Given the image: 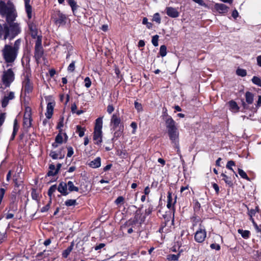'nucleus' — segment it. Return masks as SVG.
Segmentation results:
<instances>
[{
	"mask_svg": "<svg viewBox=\"0 0 261 261\" xmlns=\"http://www.w3.org/2000/svg\"><path fill=\"white\" fill-rule=\"evenodd\" d=\"M67 150H68V152H67V156L68 157H71L72 155V154H73V149L71 147H68L67 148Z\"/></svg>",
	"mask_w": 261,
	"mask_h": 261,
	"instance_id": "a18cd8bd",
	"label": "nucleus"
},
{
	"mask_svg": "<svg viewBox=\"0 0 261 261\" xmlns=\"http://www.w3.org/2000/svg\"><path fill=\"white\" fill-rule=\"evenodd\" d=\"M77 132L79 133V135L80 137H82L84 136L85 134V129L82 128L81 126L77 125L76 126Z\"/></svg>",
	"mask_w": 261,
	"mask_h": 261,
	"instance_id": "f704fd0d",
	"label": "nucleus"
},
{
	"mask_svg": "<svg viewBox=\"0 0 261 261\" xmlns=\"http://www.w3.org/2000/svg\"><path fill=\"white\" fill-rule=\"evenodd\" d=\"M74 68H75L74 62H72L68 66V70L69 71L72 72L74 70Z\"/></svg>",
	"mask_w": 261,
	"mask_h": 261,
	"instance_id": "49530a36",
	"label": "nucleus"
},
{
	"mask_svg": "<svg viewBox=\"0 0 261 261\" xmlns=\"http://www.w3.org/2000/svg\"><path fill=\"white\" fill-rule=\"evenodd\" d=\"M124 201V198L122 196L118 197L115 200V203L116 204H119L122 203Z\"/></svg>",
	"mask_w": 261,
	"mask_h": 261,
	"instance_id": "8fccbe9b",
	"label": "nucleus"
},
{
	"mask_svg": "<svg viewBox=\"0 0 261 261\" xmlns=\"http://www.w3.org/2000/svg\"><path fill=\"white\" fill-rule=\"evenodd\" d=\"M14 72L11 69H9L3 71L2 75V81L5 87H8L14 81Z\"/></svg>",
	"mask_w": 261,
	"mask_h": 261,
	"instance_id": "423d86ee",
	"label": "nucleus"
},
{
	"mask_svg": "<svg viewBox=\"0 0 261 261\" xmlns=\"http://www.w3.org/2000/svg\"><path fill=\"white\" fill-rule=\"evenodd\" d=\"M246 101L249 104L252 103L253 101V95L250 92H247L245 94Z\"/></svg>",
	"mask_w": 261,
	"mask_h": 261,
	"instance_id": "b1692460",
	"label": "nucleus"
},
{
	"mask_svg": "<svg viewBox=\"0 0 261 261\" xmlns=\"http://www.w3.org/2000/svg\"><path fill=\"white\" fill-rule=\"evenodd\" d=\"M58 190L64 195H67L68 194L67 184L65 182H61L58 186Z\"/></svg>",
	"mask_w": 261,
	"mask_h": 261,
	"instance_id": "f3484780",
	"label": "nucleus"
},
{
	"mask_svg": "<svg viewBox=\"0 0 261 261\" xmlns=\"http://www.w3.org/2000/svg\"><path fill=\"white\" fill-rule=\"evenodd\" d=\"M20 40L17 39L12 44H5L1 52L5 62L8 64L13 63L17 58L20 48Z\"/></svg>",
	"mask_w": 261,
	"mask_h": 261,
	"instance_id": "f03ea898",
	"label": "nucleus"
},
{
	"mask_svg": "<svg viewBox=\"0 0 261 261\" xmlns=\"http://www.w3.org/2000/svg\"><path fill=\"white\" fill-rule=\"evenodd\" d=\"M68 3L70 6L71 7L73 12H74V11L77 9V6L75 1L68 0Z\"/></svg>",
	"mask_w": 261,
	"mask_h": 261,
	"instance_id": "2f4dec72",
	"label": "nucleus"
},
{
	"mask_svg": "<svg viewBox=\"0 0 261 261\" xmlns=\"http://www.w3.org/2000/svg\"><path fill=\"white\" fill-rule=\"evenodd\" d=\"M32 121L31 109L29 107H27L25 109V112L23 116V127L27 129L31 127L32 125Z\"/></svg>",
	"mask_w": 261,
	"mask_h": 261,
	"instance_id": "0eeeda50",
	"label": "nucleus"
},
{
	"mask_svg": "<svg viewBox=\"0 0 261 261\" xmlns=\"http://www.w3.org/2000/svg\"><path fill=\"white\" fill-rule=\"evenodd\" d=\"M131 127L133 128V134H135L137 128V124L136 122H133L130 124Z\"/></svg>",
	"mask_w": 261,
	"mask_h": 261,
	"instance_id": "13d9d810",
	"label": "nucleus"
},
{
	"mask_svg": "<svg viewBox=\"0 0 261 261\" xmlns=\"http://www.w3.org/2000/svg\"><path fill=\"white\" fill-rule=\"evenodd\" d=\"M49 204H47V205H46L45 206H43L41 209V212H42V213H44V212H47L48 209L49 208Z\"/></svg>",
	"mask_w": 261,
	"mask_h": 261,
	"instance_id": "5fc2aeb1",
	"label": "nucleus"
},
{
	"mask_svg": "<svg viewBox=\"0 0 261 261\" xmlns=\"http://www.w3.org/2000/svg\"><path fill=\"white\" fill-rule=\"evenodd\" d=\"M102 118H98L96 120L93 137L94 143L98 145H100L102 142Z\"/></svg>",
	"mask_w": 261,
	"mask_h": 261,
	"instance_id": "39448f33",
	"label": "nucleus"
},
{
	"mask_svg": "<svg viewBox=\"0 0 261 261\" xmlns=\"http://www.w3.org/2000/svg\"><path fill=\"white\" fill-rule=\"evenodd\" d=\"M153 21H154L158 23H161V18L158 13H156L154 14L153 16Z\"/></svg>",
	"mask_w": 261,
	"mask_h": 261,
	"instance_id": "ea45409f",
	"label": "nucleus"
},
{
	"mask_svg": "<svg viewBox=\"0 0 261 261\" xmlns=\"http://www.w3.org/2000/svg\"><path fill=\"white\" fill-rule=\"evenodd\" d=\"M55 105L54 101L49 102L47 103L46 112L45 113V116L47 119H50L51 117Z\"/></svg>",
	"mask_w": 261,
	"mask_h": 261,
	"instance_id": "ddd939ff",
	"label": "nucleus"
},
{
	"mask_svg": "<svg viewBox=\"0 0 261 261\" xmlns=\"http://www.w3.org/2000/svg\"><path fill=\"white\" fill-rule=\"evenodd\" d=\"M261 106V96H258V99L257 102V107Z\"/></svg>",
	"mask_w": 261,
	"mask_h": 261,
	"instance_id": "774afa93",
	"label": "nucleus"
},
{
	"mask_svg": "<svg viewBox=\"0 0 261 261\" xmlns=\"http://www.w3.org/2000/svg\"><path fill=\"white\" fill-rule=\"evenodd\" d=\"M229 106L230 110L234 112H238L239 108L237 103L234 101H230L229 102Z\"/></svg>",
	"mask_w": 261,
	"mask_h": 261,
	"instance_id": "aec40b11",
	"label": "nucleus"
},
{
	"mask_svg": "<svg viewBox=\"0 0 261 261\" xmlns=\"http://www.w3.org/2000/svg\"><path fill=\"white\" fill-rule=\"evenodd\" d=\"M68 189L70 192L72 191H79V188L77 187L74 186L73 183L71 181H69L67 184Z\"/></svg>",
	"mask_w": 261,
	"mask_h": 261,
	"instance_id": "4be33fe9",
	"label": "nucleus"
},
{
	"mask_svg": "<svg viewBox=\"0 0 261 261\" xmlns=\"http://www.w3.org/2000/svg\"><path fill=\"white\" fill-rule=\"evenodd\" d=\"M22 88L25 92L29 93L33 89V85L28 76H26L22 83Z\"/></svg>",
	"mask_w": 261,
	"mask_h": 261,
	"instance_id": "9d476101",
	"label": "nucleus"
},
{
	"mask_svg": "<svg viewBox=\"0 0 261 261\" xmlns=\"http://www.w3.org/2000/svg\"><path fill=\"white\" fill-rule=\"evenodd\" d=\"M235 166V163L233 161L230 160L227 162L226 167L227 169L231 170L234 173L235 175L237 177H238V175L236 174L235 171L232 169V166Z\"/></svg>",
	"mask_w": 261,
	"mask_h": 261,
	"instance_id": "c85d7f7f",
	"label": "nucleus"
},
{
	"mask_svg": "<svg viewBox=\"0 0 261 261\" xmlns=\"http://www.w3.org/2000/svg\"><path fill=\"white\" fill-rule=\"evenodd\" d=\"M100 165L101 159L99 157L96 158L93 161L90 162V163L89 164V165L93 168H98L100 166Z\"/></svg>",
	"mask_w": 261,
	"mask_h": 261,
	"instance_id": "a211bd4d",
	"label": "nucleus"
},
{
	"mask_svg": "<svg viewBox=\"0 0 261 261\" xmlns=\"http://www.w3.org/2000/svg\"><path fill=\"white\" fill-rule=\"evenodd\" d=\"M55 143L53 144V146L55 147H57L56 143L62 144L63 142V135L61 133L59 134L56 137Z\"/></svg>",
	"mask_w": 261,
	"mask_h": 261,
	"instance_id": "5701e85b",
	"label": "nucleus"
},
{
	"mask_svg": "<svg viewBox=\"0 0 261 261\" xmlns=\"http://www.w3.org/2000/svg\"><path fill=\"white\" fill-rule=\"evenodd\" d=\"M236 73L237 75L242 77L246 76L247 74L246 70L240 68L237 70Z\"/></svg>",
	"mask_w": 261,
	"mask_h": 261,
	"instance_id": "c9c22d12",
	"label": "nucleus"
},
{
	"mask_svg": "<svg viewBox=\"0 0 261 261\" xmlns=\"http://www.w3.org/2000/svg\"><path fill=\"white\" fill-rule=\"evenodd\" d=\"M238 231L244 239H247L249 237L250 233L248 230H244L243 229H239Z\"/></svg>",
	"mask_w": 261,
	"mask_h": 261,
	"instance_id": "bb28decb",
	"label": "nucleus"
},
{
	"mask_svg": "<svg viewBox=\"0 0 261 261\" xmlns=\"http://www.w3.org/2000/svg\"><path fill=\"white\" fill-rule=\"evenodd\" d=\"M57 16L58 18H56L55 23L59 25H64L66 23V17L61 13L60 11L57 12Z\"/></svg>",
	"mask_w": 261,
	"mask_h": 261,
	"instance_id": "f8f14e48",
	"label": "nucleus"
},
{
	"mask_svg": "<svg viewBox=\"0 0 261 261\" xmlns=\"http://www.w3.org/2000/svg\"><path fill=\"white\" fill-rule=\"evenodd\" d=\"M257 64L259 66H261V55L260 56H259L257 57Z\"/></svg>",
	"mask_w": 261,
	"mask_h": 261,
	"instance_id": "338daca9",
	"label": "nucleus"
},
{
	"mask_svg": "<svg viewBox=\"0 0 261 261\" xmlns=\"http://www.w3.org/2000/svg\"><path fill=\"white\" fill-rule=\"evenodd\" d=\"M76 203V200L69 199L65 201V204L67 206H70L75 205Z\"/></svg>",
	"mask_w": 261,
	"mask_h": 261,
	"instance_id": "e433bc0d",
	"label": "nucleus"
},
{
	"mask_svg": "<svg viewBox=\"0 0 261 261\" xmlns=\"http://www.w3.org/2000/svg\"><path fill=\"white\" fill-rule=\"evenodd\" d=\"M178 256V255L170 254L168 255L167 259L169 260H177Z\"/></svg>",
	"mask_w": 261,
	"mask_h": 261,
	"instance_id": "79ce46f5",
	"label": "nucleus"
},
{
	"mask_svg": "<svg viewBox=\"0 0 261 261\" xmlns=\"http://www.w3.org/2000/svg\"><path fill=\"white\" fill-rule=\"evenodd\" d=\"M35 57L38 61L42 57L43 54V50L42 47H35Z\"/></svg>",
	"mask_w": 261,
	"mask_h": 261,
	"instance_id": "6ab92c4d",
	"label": "nucleus"
},
{
	"mask_svg": "<svg viewBox=\"0 0 261 261\" xmlns=\"http://www.w3.org/2000/svg\"><path fill=\"white\" fill-rule=\"evenodd\" d=\"M105 246V244H103V243H101L100 244H99L98 245H97L95 247V250H98L99 249H101L102 248H103L104 246Z\"/></svg>",
	"mask_w": 261,
	"mask_h": 261,
	"instance_id": "bf43d9fd",
	"label": "nucleus"
},
{
	"mask_svg": "<svg viewBox=\"0 0 261 261\" xmlns=\"http://www.w3.org/2000/svg\"><path fill=\"white\" fill-rule=\"evenodd\" d=\"M206 233L204 228L201 227L198 230L195 234V239L199 243L203 242L206 237Z\"/></svg>",
	"mask_w": 261,
	"mask_h": 261,
	"instance_id": "6e6552de",
	"label": "nucleus"
},
{
	"mask_svg": "<svg viewBox=\"0 0 261 261\" xmlns=\"http://www.w3.org/2000/svg\"><path fill=\"white\" fill-rule=\"evenodd\" d=\"M15 21H6L3 24H0V39L6 40L10 38L12 39L20 33V24Z\"/></svg>",
	"mask_w": 261,
	"mask_h": 261,
	"instance_id": "f257e3e1",
	"label": "nucleus"
},
{
	"mask_svg": "<svg viewBox=\"0 0 261 261\" xmlns=\"http://www.w3.org/2000/svg\"><path fill=\"white\" fill-rule=\"evenodd\" d=\"M15 97V93L13 92H7L2 100V106L5 108L9 103L10 100H12Z\"/></svg>",
	"mask_w": 261,
	"mask_h": 261,
	"instance_id": "1a4fd4ad",
	"label": "nucleus"
},
{
	"mask_svg": "<svg viewBox=\"0 0 261 261\" xmlns=\"http://www.w3.org/2000/svg\"><path fill=\"white\" fill-rule=\"evenodd\" d=\"M213 187L215 189V191L216 192V193L218 194L219 192V188L218 186L216 184H214L213 185Z\"/></svg>",
	"mask_w": 261,
	"mask_h": 261,
	"instance_id": "680f3d73",
	"label": "nucleus"
},
{
	"mask_svg": "<svg viewBox=\"0 0 261 261\" xmlns=\"http://www.w3.org/2000/svg\"><path fill=\"white\" fill-rule=\"evenodd\" d=\"M210 247L212 249H216L217 250H219L220 249V245L217 244H212L210 245Z\"/></svg>",
	"mask_w": 261,
	"mask_h": 261,
	"instance_id": "09e8293b",
	"label": "nucleus"
},
{
	"mask_svg": "<svg viewBox=\"0 0 261 261\" xmlns=\"http://www.w3.org/2000/svg\"><path fill=\"white\" fill-rule=\"evenodd\" d=\"M85 82V86L88 88H89L91 85V82L89 77H86L84 80Z\"/></svg>",
	"mask_w": 261,
	"mask_h": 261,
	"instance_id": "a19ab883",
	"label": "nucleus"
},
{
	"mask_svg": "<svg viewBox=\"0 0 261 261\" xmlns=\"http://www.w3.org/2000/svg\"><path fill=\"white\" fill-rule=\"evenodd\" d=\"M140 214V211H137L135 214V220L136 221H138V216Z\"/></svg>",
	"mask_w": 261,
	"mask_h": 261,
	"instance_id": "0e129e2a",
	"label": "nucleus"
},
{
	"mask_svg": "<svg viewBox=\"0 0 261 261\" xmlns=\"http://www.w3.org/2000/svg\"><path fill=\"white\" fill-rule=\"evenodd\" d=\"M114 110V108L113 107V106L111 105H109L108 107H107V112L109 113V114H111L112 113V112H113Z\"/></svg>",
	"mask_w": 261,
	"mask_h": 261,
	"instance_id": "864d4df0",
	"label": "nucleus"
},
{
	"mask_svg": "<svg viewBox=\"0 0 261 261\" xmlns=\"http://www.w3.org/2000/svg\"><path fill=\"white\" fill-rule=\"evenodd\" d=\"M214 8L219 13L222 14L227 12L228 10V7L223 4H215Z\"/></svg>",
	"mask_w": 261,
	"mask_h": 261,
	"instance_id": "4468645a",
	"label": "nucleus"
},
{
	"mask_svg": "<svg viewBox=\"0 0 261 261\" xmlns=\"http://www.w3.org/2000/svg\"><path fill=\"white\" fill-rule=\"evenodd\" d=\"M4 119H5V114H2L0 115V125H1L2 124V123L4 121Z\"/></svg>",
	"mask_w": 261,
	"mask_h": 261,
	"instance_id": "e2e57ef3",
	"label": "nucleus"
},
{
	"mask_svg": "<svg viewBox=\"0 0 261 261\" xmlns=\"http://www.w3.org/2000/svg\"><path fill=\"white\" fill-rule=\"evenodd\" d=\"M166 126L170 140L175 147L179 145V132L175 124V122L171 117H169L166 120Z\"/></svg>",
	"mask_w": 261,
	"mask_h": 261,
	"instance_id": "20e7f679",
	"label": "nucleus"
},
{
	"mask_svg": "<svg viewBox=\"0 0 261 261\" xmlns=\"http://www.w3.org/2000/svg\"><path fill=\"white\" fill-rule=\"evenodd\" d=\"M166 10V13L169 16L172 18L178 17L179 12L176 9L173 7H167Z\"/></svg>",
	"mask_w": 261,
	"mask_h": 261,
	"instance_id": "2eb2a0df",
	"label": "nucleus"
},
{
	"mask_svg": "<svg viewBox=\"0 0 261 261\" xmlns=\"http://www.w3.org/2000/svg\"><path fill=\"white\" fill-rule=\"evenodd\" d=\"M49 169L50 170L47 173L48 176H54L58 173V170H56L54 165H50Z\"/></svg>",
	"mask_w": 261,
	"mask_h": 261,
	"instance_id": "cd10ccee",
	"label": "nucleus"
},
{
	"mask_svg": "<svg viewBox=\"0 0 261 261\" xmlns=\"http://www.w3.org/2000/svg\"><path fill=\"white\" fill-rule=\"evenodd\" d=\"M18 130V126L17 124V121L16 119H15L14 121V125H13V131L12 135V137L11 138V140H12L14 139V138L15 137V135H16L17 131Z\"/></svg>",
	"mask_w": 261,
	"mask_h": 261,
	"instance_id": "393cba45",
	"label": "nucleus"
},
{
	"mask_svg": "<svg viewBox=\"0 0 261 261\" xmlns=\"http://www.w3.org/2000/svg\"><path fill=\"white\" fill-rule=\"evenodd\" d=\"M50 155L53 159H62L64 156V154H61L59 155L55 151H51L50 153Z\"/></svg>",
	"mask_w": 261,
	"mask_h": 261,
	"instance_id": "c756f323",
	"label": "nucleus"
},
{
	"mask_svg": "<svg viewBox=\"0 0 261 261\" xmlns=\"http://www.w3.org/2000/svg\"><path fill=\"white\" fill-rule=\"evenodd\" d=\"M167 48L165 45H162L160 49V54L162 57H165L167 54Z\"/></svg>",
	"mask_w": 261,
	"mask_h": 261,
	"instance_id": "72a5a7b5",
	"label": "nucleus"
},
{
	"mask_svg": "<svg viewBox=\"0 0 261 261\" xmlns=\"http://www.w3.org/2000/svg\"><path fill=\"white\" fill-rule=\"evenodd\" d=\"M36 40L35 41V47H41L42 46V37L41 36H39L36 37Z\"/></svg>",
	"mask_w": 261,
	"mask_h": 261,
	"instance_id": "473e14b6",
	"label": "nucleus"
},
{
	"mask_svg": "<svg viewBox=\"0 0 261 261\" xmlns=\"http://www.w3.org/2000/svg\"><path fill=\"white\" fill-rule=\"evenodd\" d=\"M192 1L195 2V3H197L200 6H206L205 4L203 2V1L202 0H192Z\"/></svg>",
	"mask_w": 261,
	"mask_h": 261,
	"instance_id": "4d7b16f0",
	"label": "nucleus"
},
{
	"mask_svg": "<svg viewBox=\"0 0 261 261\" xmlns=\"http://www.w3.org/2000/svg\"><path fill=\"white\" fill-rule=\"evenodd\" d=\"M63 122H64V118H62L58 124L57 128L59 129V128H61V127H62L64 125Z\"/></svg>",
	"mask_w": 261,
	"mask_h": 261,
	"instance_id": "6e6d98bb",
	"label": "nucleus"
},
{
	"mask_svg": "<svg viewBox=\"0 0 261 261\" xmlns=\"http://www.w3.org/2000/svg\"><path fill=\"white\" fill-rule=\"evenodd\" d=\"M159 36L157 35H154L152 38V43L154 46H158V40H159Z\"/></svg>",
	"mask_w": 261,
	"mask_h": 261,
	"instance_id": "58836bf2",
	"label": "nucleus"
},
{
	"mask_svg": "<svg viewBox=\"0 0 261 261\" xmlns=\"http://www.w3.org/2000/svg\"><path fill=\"white\" fill-rule=\"evenodd\" d=\"M28 25H29L30 31L31 32V34L32 37L33 38L36 39V37L39 36V35H38V31H37V29L36 28V25L31 20H29L28 21Z\"/></svg>",
	"mask_w": 261,
	"mask_h": 261,
	"instance_id": "9b49d317",
	"label": "nucleus"
},
{
	"mask_svg": "<svg viewBox=\"0 0 261 261\" xmlns=\"http://www.w3.org/2000/svg\"><path fill=\"white\" fill-rule=\"evenodd\" d=\"M71 248H68L67 249L65 250L63 253V256L65 258H66L70 253V252H71Z\"/></svg>",
	"mask_w": 261,
	"mask_h": 261,
	"instance_id": "de8ad7c7",
	"label": "nucleus"
},
{
	"mask_svg": "<svg viewBox=\"0 0 261 261\" xmlns=\"http://www.w3.org/2000/svg\"><path fill=\"white\" fill-rule=\"evenodd\" d=\"M239 13L236 10L233 11L232 13V16L236 19L238 16Z\"/></svg>",
	"mask_w": 261,
	"mask_h": 261,
	"instance_id": "052dcab7",
	"label": "nucleus"
},
{
	"mask_svg": "<svg viewBox=\"0 0 261 261\" xmlns=\"http://www.w3.org/2000/svg\"><path fill=\"white\" fill-rule=\"evenodd\" d=\"M120 123V119L116 115H113L111 119V123L113 125V127H117Z\"/></svg>",
	"mask_w": 261,
	"mask_h": 261,
	"instance_id": "412c9836",
	"label": "nucleus"
},
{
	"mask_svg": "<svg viewBox=\"0 0 261 261\" xmlns=\"http://www.w3.org/2000/svg\"><path fill=\"white\" fill-rule=\"evenodd\" d=\"M135 107L138 111H141L142 109L141 104L136 101L135 102Z\"/></svg>",
	"mask_w": 261,
	"mask_h": 261,
	"instance_id": "3c124183",
	"label": "nucleus"
},
{
	"mask_svg": "<svg viewBox=\"0 0 261 261\" xmlns=\"http://www.w3.org/2000/svg\"><path fill=\"white\" fill-rule=\"evenodd\" d=\"M142 23L144 24H146L148 29H150L152 25L151 23L148 22V19L146 17H144L143 19Z\"/></svg>",
	"mask_w": 261,
	"mask_h": 261,
	"instance_id": "37998d69",
	"label": "nucleus"
},
{
	"mask_svg": "<svg viewBox=\"0 0 261 261\" xmlns=\"http://www.w3.org/2000/svg\"><path fill=\"white\" fill-rule=\"evenodd\" d=\"M32 198L34 200H37L38 198V195L36 193V191L33 190L32 192Z\"/></svg>",
	"mask_w": 261,
	"mask_h": 261,
	"instance_id": "603ef678",
	"label": "nucleus"
},
{
	"mask_svg": "<svg viewBox=\"0 0 261 261\" xmlns=\"http://www.w3.org/2000/svg\"><path fill=\"white\" fill-rule=\"evenodd\" d=\"M238 173L240 175V176L241 177H242L243 178L246 179L248 181L250 180V179L248 177L247 174L242 169L239 168L238 169Z\"/></svg>",
	"mask_w": 261,
	"mask_h": 261,
	"instance_id": "7c9ffc66",
	"label": "nucleus"
},
{
	"mask_svg": "<svg viewBox=\"0 0 261 261\" xmlns=\"http://www.w3.org/2000/svg\"><path fill=\"white\" fill-rule=\"evenodd\" d=\"M252 81L254 84L261 87V80L259 77L253 76Z\"/></svg>",
	"mask_w": 261,
	"mask_h": 261,
	"instance_id": "4c0bfd02",
	"label": "nucleus"
},
{
	"mask_svg": "<svg viewBox=\"0 0 261 261\" xmlns=\"http://www.w3.org/2000/svg\"><path fill=\"white\" fill-rule=\"evenodd\" d=\"M25 2V11L27 13V16L29 18V20H31L32 17V7L29 4L30 0H24Z\"/></svg>",
	"mask_w": 261,
	"mask_h": 261,
	"instance_id": "dca6fc26",
	"label": "nucleus"
},
{
	"mask_svg": "<svg viewBox=\"0 0 261 261\" xmlns=\"http://www.w3.org/2000/svg\"><path fill=\"white\" fill-rule=\"evenodd\" d=\"M221 176L223 177V180L230 187L232 185V182L230 179V177H228V176H227L226 174H225L223 173H221Z\"/></svg>",
	"mask_w": 261,
	"mask_h": 261,
	"instance_id": "a878e982",
	"label": "nucleus"
},
{
	"mask_svg": "<svg viewBox=\"0 0 261 261\" xmlns=\"http://www.w3.org/2000/svg\"><path fill=\"white\" fill-rule=\"evenodd\" d=\"M145 45V42L143 40H140L138 42L139 47H143Z\"/></svg>",
	"mask_w": 261,
	"mask_h": 261,
	"instance_id": "69168bd1",
	"label": "nucleus"
},
{
	"mask_svg": "<svg viewBox=\"0 0 261 261\" xmlns=\"http://www.w3.org/2000/svg\"><path fill=\"white\" fill-rule=\"evenodd\" d=\"M56 189V186L55 185L51 186L48 191V195L50 196L55 192Z\"/></svg>",
	"mask_w": 261,
	"mask_h": 261,
	"instance_id": "c03bdc74",
	"label": "nucleus"
},
{
	"mask_svg": "<svg viewBox=\"0 0 261 261\" xmlns=\"http://www.w3.org/2000/svg\"><path fill=\"white\" fill-rule=\"evenodd\" d=\"M0 14L6 18V21L15 20L17 14L12 3L0 1Z\"/></svg>",
	"mask_w": 261,
	"mask_h": 261,
	"instance_id": "7ed1b4c3",
	"label": "nucleus"
}]
</instances>
